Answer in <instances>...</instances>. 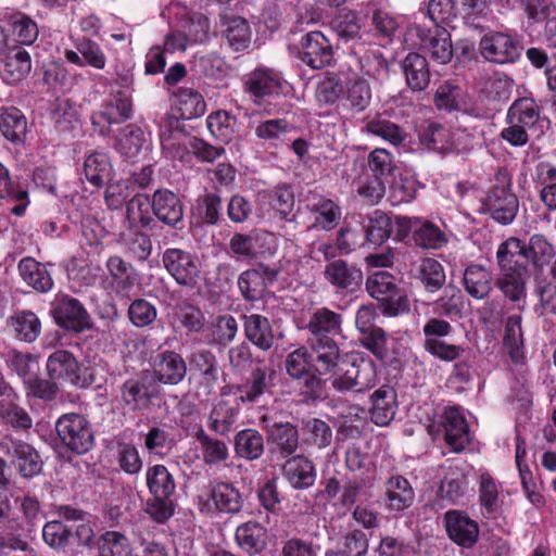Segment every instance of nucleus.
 Masks as SVG:
<instances>
[{
  "mask_svg": "<svg viewBox=\"0 0 556 556\" xmlns=\"http://www.w3.org/2000/svg\"><path fill=\"white\" fill-rule=\"evenodd\" d=\"M381 11L375 10L372 15V24L376 33L372 37L377 41H369L370 35L359 36L362 27L361 17L352 10L342 9L331 21V27L341 40L350 41L358 37L361 40L359 53L361 64L365 73L369 76L377 77L382 71V52L380 39L382 37V18Z\"/></svg>",
  "mask_w": 556,
  "mask_h": 556,
  "instance_id": "obj_1",
  "label": "nucleus"
},
{
  "mask_svg": "<svg viewBox=\"0 0 556 556\" xmlns=\"http://www.w3.org/2000/svg\"><path fill=\"white\" fill-rule=\"evenodd\" d=\"M188 382L199 400H208L216 390L219 380V366L211 350L201 349L189 357Z\"/></svg>",
  "mask_w": 556,
  "mask_h": 556,
  "instance_id": "obj_2",
  "label": "nucleus"
},
{
  "mask_svg": "<svg viewBox=\"0 0 556 556\" xmlns=\"http://www.w3.org/2000/svg\"><path fill=\"white\" fill-rule=\"evenodd\" d=\"M54 428L58 439L67 451L84 455L92 450L94 433L86 416L77 413L63 414L56 419Z\"/></svg>",
  "mask_w": 556,
  "mask_h": 556,
  "instance_id": "obj_3",
  "label": "nucleus"
},
{
  "mask_svg": "<svg viewBox=\"0 0 556 556\" xmlns=\"http://www.w3.org/2000/svg\"><path fill=\"white\" fill-rule=\"evenodd\" d=\"M47 371L51 380L86 389L94 381L93 369L81 365L73 353L56 350L47 359Z\"/></svg>",
  "mask_w": 556,
  "mask_h": 556,
  "instance_id": "obj_4",
  "label": "nucleus"
},
{
  "mask_svg": "<svg viewBox=\"0 0 556 556\" xmlns=\"http://www.w3.org/2000/svg\"><path fill=\"white\" fill-rule=\"evenodd\" d=\"M277 372L264 362H256L241 382L235 387L238 401L247 405H255L271 397L276 387Z\"/></svg>",
  "mask_w": 556,
  "mask_h": 556,
  "instance_id": "obj_5",
  "label": "nucleus"
},
{
  "mask_svg": "<svg viewBox=\"0 0 556 556\" xmlns=\"http://www.w3.org/2000/svg\"><path fill=\"white\" fill-rule=\"evenodd\" d=\"M509 175L506 170L500 169L484 200L486 211L496 222L504 225L510 224L518 211L517 197L509 191Z\"/></svg>",
  "mask_w": 556,
  "mask_h": 556,
  "instance_id": "obj_6",
  "label": "nucleus"
},
{
  "mask_svg": "<svg viewBox=\"0 0 556 556\" xmlns=\"http://www.w3.org/2000/svg\"><path fill=\"white\" fill-rule=\"evenodd\" d=\"M54 323L66 331L81 333L92 328L93 321L85 305L76 298L59 293L51 302Z\"/></svg>",
  "mask_w": 556,
  "mask_h": 556,
  "instance_id": "obj_7",
  "label": "nucleus"
},
{
  "mask_svg": "<svg viewBox=\"0 0 556 556\" xmlns=\"http://www.w3.org/2000/svg\"><path fill=\"white\" fill-rule=\"evenodd\" d=\"M261 428L266 433L271 453L281 458L292 456L299 447V430L296 426L275 415L264 414L260 418Z\"/></svg>",
  "mask_w": 556,
  "mask_h": 556,
  "instance_id": "obj_8",
  "label": "nucleus"
},
{
  "mask_svg": "<svg viewBox=\"0 0 556 556\" xmlns=\"http://www.w3.org/2000/svg\"><path fill=\"white\" fill-rule=\"evenodd\" d=\"M364 481L353 476L336 471L331 476H323L320 484L324 486L320 494L329 502L351 509L362 496H369V491L364 490Z\"/></svg>",
  "mask_w": 556,
  "mask_h": 556,
  "instance_id": "obj_9",
  "label": "nucleus"
},
{
  "mask_svg": "<svg viewBox=\"0 0 556 556\" xmlns=\"http://www.w3.org/2000/svg\"><path fill=\"white\" fill-rule=\"evenodd\" d=\"M162 264L178 286L194 288L201 269L197 256L179 248H167L162 253Z\"/></svg>",
  "mask_w": 556,
  "mask_h": 556,
  "instance_id": "obj_10",
  "label": "nucleus"
},
{
  "mask_svg": "<svg viewBox=\"0 0 556 556\" xmlns=\"http://www.w3.org/2000/svg\"><path fill=\"white\" fill-rule=\"evenodd\" d=\"M151 379L163 386H177L188 375V365L182 355L174 350L157 352L150 361Z\"/></svg>",
  "mask_w": 556,
  "mask_h": 556,
  "instance_id": "obj_11",
  "label": "nucleus"
},
{
  "mask_svg": "<svg viewBox=\"0 0 556 556\" xmlns=\"http://www.w3.org/2000/svg\"><path fill=\"white\" fill-rule=\"evenodd\" d=\"M279 269L264 263L243 270L237 280L242 298L248 302L262 300L270 285L277 281Z\"/></svg>",
  "mask_w": 556,
  "mask_h": 556,
  "instance_id": "obj_12",
  "label": "nucleus"
},
{
  "mask_svg": "<svg viewBox=\"0 0 556 556\" xmlns=\"http://www.w3.org/2000/svg\"><path fill=\"white\" fill-rule=\"evenodd\" d=\"M296 58L312 70H321L333 58L332 46L321 31H308L300 40Z\"/></svg>",
  "mask_w": 556,
  "mask_h": 556,
  "instance_id": "obj_13",
  "label": "nucleus"
},
{
  "mask_svg": "<svg viewBox=\"0 0 556 556\" xmlns=\"http://www.w3.org/2000/svg\"><path fill=\"white\" fill-rule=\"evenodd\" d=\"M357 194L365 204H378L382 198V148H376L368 155L367 166L358 177Z\"/></svg>",
  "mask_w": 556,
  "mask_h": 556,
  "instance_id": "obj_14",
  "label": "nucleus"
},
{
  "mask_svg": "<svg viewBox=\"0 0 556 556\" xmlns=\"http://www.w3.org/2000/svg\"><path fill=\"white\" fill-rule=\"evenodd\" d=\"M73 49L64 50L65 60L78 67L105 68L108 59L101 46L87 36L71 37Z\"/></svg>",
  "mask_w": 556,
  "mask_h": 556,
  "instance_id": "obj_15",
  "label": "nucleus"
},
{
  "mask_svg": "<svg viewBox=\"0 0 556 556\" xmlns=\"http://www.w3.org/2000/svg\"><path fill=\"white\" fill-rule=\"evenodd\" d=\"M409 35L416 36L419 39L416 43L419 49L439 64H446L452 60L453 46L447 30L438 27L432 30H425L415 26L410 28Z\"/></svg>",
  "mask_w": 556,
  "mask_h": 556,
  "instance_id": "obj_16",
  "label": "nucleus"
},
{
  "mask_svg": "<svg viewBox=\"0 0 556 556\" xmlns=\"http://www.w3.org/2000/svg\"><path fill=\"white\" fill-rule=\"evenodd\" d=\"M480 51L489 62L505 64L513 63L520 56L521 47L508 34L490 33L480 40Z\"/></svg>",
  "mask_w": 556,
  "mask_h": 556,
  "instance_id": "obj_17",
  "label": "nucleus"
},
{
  "mask_svg": "<svg viewBox=\"0 0 556 556\" xmlns=\"http://www.w3.org/2000/svg\"><path fill=\"white\" fill-rule=\"evenodd\" d=\"M223 42L233 52L247 51L252 42V29L247 18L228 13L219 14Z\"/></svg>",
  "mask_w": 556,
  "mask_h": 556,
  "instance_id": "obj_18",
  "label": "nucleus"
},
{
  "mask_svg": "<svg viewBox=\"0 0 556 556\" xmlns=\"http://www.w3.org/2000/svg\"><path fill=\"white\" fill-rule=\"evenodd\" d=\"M307 348L311 355V366L313 372L319 375H329L333 377L340 368L342 359L338 340L307 341Z\"/></svg>",
  "mask_w": 556,
  "mask_h": 556,
  "instance_id": "obj_19",
  "label": "nucleus"
},
{
  "mask_svg": "<svg viewBox=\"0 0 556 556\" xmlns=\"http://www.w3.org/2000/svg\"><path fill=\"white\" fill-rule=\"evenodd\" d=\"M110 278V286L118 296H129L130 292L140 282V273L129 262L119 255H111L105 262Z\"/></svg>",
  "mask_w": 556,
  "mask_h": 556,
  "instance_id": "obj_20",
  "label": "nucleus"
},
{
  "mask_svg": "<svg viewBox=\"0 0 556 556\" xmlns=\"http://www.w3.org/2000/svg\"><path fill=\"white\" fill-rule=\"evenodd\" d=\"M153 216L177 230L184 225V203L180 198L168 189H157L152 195Z\"/></svg>",
  "mask_w": 556,
  "mask_h": 556,
  "instance_id": "obj_21",
  "label": "nucleus"
},
{
  "mask_svg": "<svg viewBox=\"0 0 556 556\" xmlns=\"http://www.w3.org/2000/svg\"><path fill=\"white\" fill-rule=\"evenodd\" d=\"M154 381L146 372L129 378L121 386V399L131 410L147 409L155 397Z\"/></svg>",
  "mask_w": 556,
  "mask_h": 556,
  "instance_id": "obj_22",
  "label": "nucleus"
},
{
  "mask_svg": "<svg viewBox=\"0 0 556 556\" xmlns=\"http://www.w3.org/2000/svg\"><path fill=\"white\" fill-rule=\"evenodd\" d=\"M243 89L254 101L278 94L281 91V77L271 68L257 66L244 76Z\"/></svg>",
  "mask_w": 556,
  "mask_h": 556,
  "instance_id": "obj_23",
  "label": "nucleus"
},
{
  "mask_svg": "<svg viewBox=\"0 0 556 556\" xmlns=\"http://www.w3.org/2000/svg\"><path fill=\"white\" fill-rule=\"evenodd\" d=\"M375 305H362L357 309L355 325L363 334V346L370 351L379 361H382V328L375 325Z\"/></svg>",
  "mask_w": 556,
  "mask_h": 556,
  "instance_id": "obj_24",
  "label": "nucleus"
},
{
  "mask_svg": "<svg viewBox=\"0 0 556 556\" xmlns=\"http://www.w3.org/2000/svg\"><path fill=\"white\" fill-rule=\"evenodd\" d=\"M342 316L327 307L317 308L309 317L306 329L309 332L307 341L338 340L342 334Z\"/></svg>",
  "mask_w": 556,
  "mask_h": 556,
  "instance_id": "obj_25",
  "label": "nucleus"
},
{
  "mask_svg": "<svg viewBox=\"0 0 556 556\" xmlns=\"http://www.w3.org/2000/svg\"><path fill=\"white\" fill-rule=\"evenodd\" d=\"M286 459L282 476L294 490H306L315 484L317 471L311 458L304 455H292Z\"/></svg>",
  "mask_w": 556,
  "mask_h": 556,
  "instance_id": "obj_26",
  "label": "nucleus"
},
{
  "mask_svg": "<svg viewBox=\"0 0 556 556\" xmlns=\"http://www.w3.org/2000/svg\"><path fill=\"white\" fill-rule=\"evenodd\" d=\"M7 454L23 478H33L42 470L43 464L37 450L22 440H11Z\"/></svg>",
  "mask_w": 556,
  "mask_h": 556,
  "instance_id": "obj_27",
  "label": "nucleus"
},
{
  "mask_svg": "<svg viewBox=\"0 0 556 556\" xmlns=\"http://www.w3.org/2000/svg\"><path fill=\"white\" fill-rule=\"evenodd\" d=\"M51 264H43L31 256L20 260L17 270L21 279L37 293H48L54 287L51 273L48 270Z\"/></svg>",
  "mask_w": 556,
  "mask_h": 556,
  "instance_id": "obj_28",
  "label": "nucleus"
},
{
  "mask_svg": "<svg viewBox=\"0 0 556 556\" xmlns=\"http://www.w3.org/2000/svg\"><path fill=\"white\" fill-rule=\"evenodd\" d=\"M150 134L136 124H128L116 138L115 149L127 161L135 162L149 150Z\"/></svg>",
  "mask_w": 556,
  "mask_h": 556,
  "instance_id": "obj_29",
  "label": "nucleus"
},
{
  "mask_svg": "<svg viewBox=\"0 0 556 556\" xmlns=\"http://www.w3.org/2000/svg\"><path fill=\"white\" fill-rule=\"evenodd\" d=\"M445 528L450 539L462 547H471L478 540L479 528L475 520L460 511L445 514Z\"/></svg>",
  "mask_w": 556,
  "mask_h": 556,
  "instance_id": "obj_30",
  "label": "nucleus"
},
{
  "mask_svg": "<svg viewBox=\"0 0 556 556\" xmlns=\"http://www.w3.org/2000/svg\"><path fill=\"white\" fill-rule=\"evenodd\" d=\"M243 333L245 339L262 351H268L275 342V331L268 317L253 313L243 315Z\"/></svg>",
  "mask_w": 556,
  "mask_h": 556,
  "instance_id": "obj_31",
  "label": "nucleus"
},
{
  "mask_svg": "<svg viewBox=\"0 0 556 556\" xmlns=\"http://www.w3.org/2000/svg\"><path fill=\"white\" fill-rule=\"evenodd\" d=\"M415 492L409 481L402 476H392L384 484V508L394 515L410 507Z\"/></svg>",
  "mask_w": 556,
  "mask_h": 556,
  "instance_id": "obj_32",
  "label": "nucleus"
},
{
  "mask_svg": "<svg viewBox=\"0 0 556 556\" xmlns=\"http://www.w3.org/2000/svg\"><path fill=\"white\" fill-rule=\"evenodd\" d=\"M325 278L337 290L353 292L357 290L363 281V273L354 265H349L343 260L329 262L325 266Z\"/></svg>",
  "mask_w": 556,
  "mask_h": 556,
  "instance_id": "obj_33",
  "label": "nucleus"
},
{
  "mask_svg": "<svg viewBox=\"0 0 556 556\" xmlns=\"http://www.w3.org/2000/svg\"><path fill=\"white\" fill-rule=\"evenodd\" d=\"M389 201L392 205L409 202L416 192V181L410 169L394 165L389 169Z\"/></svg>",
  "mask_w": 556,
  "mask_h": 556,
  "instance_id": "obj_34",
  "label": "nucleus"
},
{
  "mask_svg": "<svg viewBox=\"0 0 556 556\" xmlns=\"http://www.w3.org/2000/svg\"><path fill=\"white\" fill-rule=\"evenodd\" d=\"M344 463L349 470L348 476H353L357 480L365 482V491L374 486L377 467L371 455L361 452L357 447H351L345 452Z\"/></svg>",
  "mask_w": 556,
  "mask_h": 556,
  "instance_id": "obj_35",
  "label": "nucleus"
},
{
  "mask_svg": "<svg viewBox=\"0 0 556 556\" xmlns=\"http://www.w3.org/2000/svg\"><path fill=\"white\" fill-rule=\"evenodd\" d=\"M210 497L220 514L236 515L243 506V497L239 489L228 481L212 482Z\"/></svg>",
  "mask_w": 556,
  "mask_h": 556,
  "instance_id": "obj_36",
  "label": "nucleus"
},
{
  "mask_svg": "<svg viewBox=\"0 0 556 556\" xmlns=\"http://www.w3.org/2000/svg\"><path fill=\"white\" fill-rule=\"evenodd\" d=\"M28 123L25 114L15 106L0 109V132L12 144H23L26 140Z\"/></svg>",
  "mask_w": 556,
  "mask_h": 556,
  "instance_id": "obj_37",
  "label": "nucleus"
},
{
  "mask_svg": "<svg viewBox=\"0 0 556 556\" xmlns=\"http://www.w3.org/2000/svg\"><path fill=\"white\" fill-rule=\"evenodd\" d=\"M125 228H149L155 226L152 198L137 193L126 202Z\"/></svg>",
  "mask_w": 556,
  "mask_h": 556,
  "instance_id": "obj_38",
  "label": "nucleus"
},
{
  "mask_svg": "<svg viewBox=\"0 0 556 556\" xmlns=\"http://www.w3.org/2000/svg\"><path fill=\"white\" fill-rule=\"evenodd\" d=\"M5 24L9 36L21 46H31L38 38L37 23L23 12L8 13L1 20Z\"/></svg>",
  "mask_w": 556,
  "mask_h": 556,
  "instance_id": "obj_39",
  "label": "nucleus"
},
{
  "mask_svg": "<svg viewBox=\"0 0 556 556\" xmlns=\"http://www.w3.org/2000/svg\"><path fill=\"white\" fill-rule=\"evenodd\" d=\"M445 441L454 452H460L470 442V431L459 408L451 407L445 412Z\"/></svg>",
  "mask_w": 556,
  "mask_h": 556,
  "instance_id": "obj_40",
  "label": "nucleus"
},
{
  "mask_svg": "<svg viewBox=\"0 0 556 556\" xmlns=\"http://www.w3.org/2000/svg\"><path fill=\"white\" fill-rule=\"evenodd\" d=\"M84 174L88 182L96 188H102L114 176L113 165L108 153L93 151L86 156Z\"/></svg>",
  "mask_w": 556,
  "mask_h": 556,
  "instance_id": "obj_41",
  "label": "nucleus"
},
{
  "mask_svg": "<svg viewBox=\"0 0 556 556\" xmlns=\"http://www.w3.org/2000/svg\"><path fill=\"white\" fill-rule=\"evenodd\" d=\"M311 214L315 215L313 227L330 231L334 229L341 219V208L331 199L318 197L307 205Z\"/></svg>",
  "mask_w": 556,
  "mask_h": 556,
  "instance_id": "obj_42",
  "label": "nucleus"
},
{
  "mask_svg": "<svg viewBox=\"0 0 556 556\" xmlns=\"http://www.w3.org/2000/svg\"><path fill=\"white\" fill-rule=\"evenodd\" d=\"M267 530L257 521H247L236 529L235 539L242 551L250 555L261 553L266 546Z\"/></svg>",
  "mask_w": 556,
  "mask_h": 556,
  "instance_id": "obj_43",
  "label": "nucleus"
},
{
  "mask_svg": "<svg viewBox=\"0 0 556 556\" xmlns=\"http://www.w3.org/2000/svg\"><path fill=\"white\" fill-rule=\"evenodd\" d=\"M402 72L406 84L413 90H424L430 81V71L425 56L419 53H408L402 62Z\"/></svg>",
  "mask_w": 556,
  "mask_h": 556,
  "instance_id": "obj_44",
  "label": "nucleus"
},
{
  "mask_svg": "<svg viewBox=\"0 0 556 556\" xmlns=\"http://www.w3.org/2000/svg\"><path fill=\"white\" fill-rule=\"evenodd\" d=\"M119 242L126 253L137 262H146L152 253V241L140 228H125L119 233Z\"/></svg>",
  "mask_w": 556,
  "mask_h": 556,
  "instance_id": "obj_45",
  "label": "nucleus"
},
{
  "mask_svg": "<svg viewBox=\"0 0 556 556\" xmlns=\"http://www.w3.org/2000/svg\"><path fill=\"white\" fill-rule=\"evenodd\" d=\"M236 456L249 462L256 460L264 454V438L260 431L247 428L237 432L233 439Z\"/></svg>",
  "mask_w": 556,
  "mask_h": 556,
  "instance_id": "obj_46",
  "label": "nucleus"
},
{
  "mask_svg": "<svg viewBox=\"0 0 556 556\" xmlns=\"http://www.w3.org/2000/svg\"><path fill=\"white\" fill-rule=\"evenodd\" d=\"M146 484L150 495L173 497L176 493V481L168 468L162 464L148 466Z\"/></svg>",
  "mask_w": 556,
  "mask_h": 556,
  "instance_id": "obj_47",
  "label": "nucleus"
},
{
  "mask_svg": "<svg viewBox=\"0 0 556 556\" xmlns=\"http://www.w3.org/2000/svg\"><path fill=\"white\" fill-rule=\"evenodd\" d=\"M194 438L200 445L202 459L207 466H220L229 458V448L226 442L211 437L202 428L195 432Z\"/></svg>",
  "mask_w": 556,
  "mask_h": 556,
  "instance_id": "obj_48",
  "label": "nucleus"
},
{
  "mask_svg": "<svg viewBox=\"0 0 556 556\" xmlns=\"http://www.w3.org/2000/svg\"><path fill=\"white\" fill-rule=\"evenodd\" d=\"M466 292L477 300L485 299L492 290V275L481 265H469L463 277Z\"/></svg>",
  "mask_w": 556,
  "mask_h": 556,
  "instance_id": "obj_49",
  "label": "nucleus"
},
{
  "mask_svg": "<svg viewBox=\"0 0 556 556\" xmlns=\"http://www.w3.org/2000/svg\"><path fill=\"white\" fill-rule=\"evenodd\" d=\"M223 201L216 192H205L200 195L193 207V216L201 225H217L223 216Z\"/></svg>",
  "mask_w": 556,
  "mask_h": 556,
  "instance_id": "obj_50",
  "label": "nucleus"
},
{
  "mask_svg": "<svg viewBox=\"0 0 556 556\" xmlns=\"http://www.w3.org/2000/svg\"><path fill=\"white\" fill-rule=\"evenodd\" d=\"M239 409L229 401L222 400L217 402L210 412L207 427L218 435H226L232 429Z\"/></svg>",
  "mask_w": 556,
  "mask_h": 556,
  "instance_id": "obj_51",
  "label": "nucleus"
},
{
  "mask_svg": "<svg viewBox=\"0 0 556 556\" xmlns=\"http://www.w3.org/2000/svg\"><path fill=\"white\" fill-rule=\"evenodd\" d=\"M525 262L541 269L555 256L554 247L542 235H533L528 243L523 242Z\"/></svg>",
  "mask_w": 556,
  "mask_h": 556,
  "instance_id": "obj_52",
  "label": "nucleus"
},
{
  "mask_svg": "<svg viewBox=\"0 0 556 556\" xmlns=\"http://www.w3.org/2000/svg\"><path fill=\"white\" fill-rule=\"evenodd\" d=\"M206 126L216 140L228 143L235 137L238 128V119L229 112L218 110L206 117Z\"/></svg>",
  "mask_w": 556,
  "mask_h": 556,
  "instance_id": "obj_53",
  "label": "nucleus"
},
{
  "mask_svg": "<svg viewBox=\"0 0 556 556\" xmlns=\"http://www.w3.org/2000/svg\"><path fill=\"white\" fill-rule=\"evenodd\" d=\"M10 325L16 337L24 342L31 343L36 341L41 333V321L39 317L29 309L15 313V315L11 317Z\"/></svg>",
  "mask_w": 556,
  "mask_h": 556,
  "instance_id": "obj_54",
  "label": "nucleus"
},
{
  "mask_svg": "<svg viewBox=\"0 0 556 556\" xmlns=\"http://www.w3.org/2000/svg\"><path fill=\"white\" fill-rule=\"evenodd\" d=\"M4 71L13 83L20 81L31 71L30 54L22 46L9 48L4 58Z\"/></svg>",
  "mask_w": 556,
  "mask_h": 556,
  "instance_id": "obj_55",
  "label": "nucleus"
},
{
  "mask_svg": "<svg viewBox=\"0 0 556 556\" xmlns=\"http://www.w3.org/2000/svg\"><path fill=\"white\" fill-rule=\"evenodd\" d=\"M496 257L502 270L523 268V242L517 238H509L500 244Z\"/></svg>",
  "mask_w": 556,
  "mask_h": 556,
  "instance_id": "obj_56",
  "label": "nucleus"
},
{
  "mask_svg": "<svg viewBox=\"0 0 556 556\" xmlns=\"http://www.w3.org/2000/svg\"><path fill=\"white\" fill-rule=\"evenodd\" d=\"M99 556H128L130 553L129 539L119 531H105L97 541Z\"/></svg>",
  "mask_w": 556,
  "mask_h": 556,
  "instance_id": "obj_57",
  "label": "nucleus"
},
{
  "mask_svg": "<svg viewBox=\"0 0 556 556\" xmlns=\"http://www.w3.org/2000/svg\"><path fill=\"white\" fill-rule=\"evenodd\" d=\"M419 138L421 143L433 150L446 151L456 148L450 131L437 123H428L420 130Z\"/></svg>",
  "mask_w": 556,
  "mask_h": 556,
  "instance_id": "obj_58",
  "label": "nucleus"
},
{
  "mask_svg": "<svg viewBox=\"0 0 556 556\" xmlns=\"http://www.w3.org/2000/svg\"><path fill=\"white\" fill-rule=\"evenodd\" d=\"M102 108L112 113L115 124H122L134 115L132 93L111 90Z\"/></svg>",
  "mask_w": 556,
  "mask_h": 556,
  "instance_id": "obj_59",
  "label": "nucleus"
},
{
  "mask_svg": "<svg viewBox=\"0 0 556 556\" xmlns=\"http://www.w3.org/2000/svg\"><path fill=\"white\" fill-rule=\"evenodd\" d=\"M358 375V356L342 357L340 368L332 379V386L337 391H356Z\"/></svg>",
  "mask_w": 556,
  "mask_h": 556,
  "instance_id": "obj_60",
  "label": "nucleus"
},
{
  "mask_svg": "<svg viewBox=\"0 0 556 556\" xmlns=\"http://www.w3.org/2000/svg\"><path fill=\"white\" fill-rule=\"evenodd\" d=\"M212 342L219 346H226L232 342L238 333V323L230 314L217 316L210 326Z\"/></svg>",
  "mask_w": 556,
  "mask_h": 556,
  "instance_id": "obj_61",
  "label": "nucleus"
},
{
  "mask_svg": "<svg viewBox=\"0 0 556 556\" xmlns=\"http://www.w3.org/2000/svg\"><path fill=\"white\" fill-rule=\"evenodd\" d=\"M413 238L415 243L424 249L438 250L447 243L446 235L430 222H422L415 229Z\"/></svg>",
  "mask_w": 556,
  "mask_h": 556,
  "instance_id": "obj_62",
  "label": "nucleus"
},
{
  "mask_svg": "<svg viewBox=\"0 0 556 556\" xmlns=\"http://www.w3.org/2000/svg\"><path fill=\"white\" fill-rule=\"evenodd\" d=\"M72 538V529L61 520L48 521L42 528V539L45 543L54 551H63L68 545Z\"/></svg>",
  "mask_w": 556,
  "mask_h": 556,
  "instance_id": "obj_63",
  "label": "nucleus"
},
{
  "mask_svg": "<svg viewBox=\"0 0 556 556\" xmlns=\"http://www.w3.org/2000/svg\"><path fill=\"white\" fill-rule=\"evenodd\" d=\"M127 316L135 327L144 328L156 320L157 309L154 304L146 299H135L128 307Z\"/></svg>",
  "mask_w": 556,
  "mask_h": 556,
  "instance_id": "obj_64",
  "label": "nucleus"
}]
</instances>
